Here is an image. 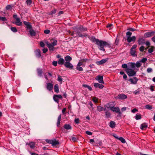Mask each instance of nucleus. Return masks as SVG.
<instances>
[{
	"mask_svg": "<svg viewBox=\"0 0 155 155\" xmlns=\"http://www.w3.org/2000/svg\"><path fill=\"white\" fill-rule=\"evenodd\" d=\"M54 92L56 93H58L59 92V89L58 84L55 85L54 87Z\"/></svg>",
	"mask_w": 155,
	"mask_h": 155,
	"instance_id": "24",
	"label": "nucleus"
},
{
	"mask_svg": "<svg viewBox=\"0 0 155 155\" xmlns=\"http://www.w3.org/2000/svg\"><path fill=\"white\" fill-rule=\"evenodd\" d=\"M93 41L95 43V44L98 45V48L100 50L104 51H105L104 47L109 46L110 45V44L107 42L102 40H100L95 38L93 39Z\"/></svg>",
	"mask_w": 155,
	"mask_h": 155,
	"instance_id": "1",
	"label": "nucleus"
},
{
	"mask_svg": "<svg viewBox=\"0 0 155 155\" xmlns=\"http://www.w3.org/2000/svg\"><path fill=\"white\" fill-rule=\"evenodd\" d=\"M29 32L30 35L32 36H35L36 35L35 32L31 28Z\"/></svg>",
	"mask_w": 155,
	"mask_h": 155,
	"instance_id": "29",
	"label": "nucleus"
},
{
	"mask_svg": "<svg viewBox=\"0 0 155 155\" xmlns=\"http://www.w3.org/2000/svg\"><path fill=\"white\" fill-rule=\"evenodd\" d=\"M53 88V85L51 83H48L47 84L46 88L49 91H51Z\"/></svg>",
	"mask_w": 155,
	"mask_h": 155,
	"instance_id": "14",
	"label": "nucleus"
},
{
	"mask_svg": "<svg viewBox=\"0 0 155 155\" xmlns=\"http://www.w3.org/2000/svg\"><path fill=\"white\" fill-rule=\"evenodd\" d=\"M14 7V5H8L6 7V10H11Z\"/></svg>",
	"mask_w": 155,
	"mask_h": 155,
	"instance_id": "25",
	"label": "nucleus"
},
{
	"mask_svg": "<svg viewBox=\"0 0 155 155\" xmlns=\"http://www.w3.org/2000/svg\"><path fill=\"white\" fill-rule=\"evenodd\" d=\"M50 31L48 29L45 30L44 31V33L47 34H48L50 33Z\"/></svg>",
	"mask_w": 155,
	"mask_h": 155,
	"instance_id": "62",
	"label": "nucleus"
},
{
	"mask_svg": "<svg viewBox=\"0 0 155 155\" xmlns=\"http://www.w3.org/2000/svg\"><path fill=\"white\" fill-rule=\"evenodd\" d=\"M147 59L146 58H142L141 61H140V62L145 63L147 61Z\"/></svg>",
	"mask_w": 155,
	"mask_h": 155,
	"instance_id": "39",
	"label": "nucleus"
},
{
	"mask_svg": "<svg viewBox=\"0 0 155 155\" xmlns=\"http://www.w3.org/2000/svg\"><path fill=\"white\" fill-rule=\"evenodd\" d=\"M32 2L31 0H26V3L28 5L30 6L31 5Z\"/></svg>",
	"mask_w": 155,
	"mask_h": 155,
	"instance_id": "36",
	"label": "nucleus"
},
{
	"mask_svg": "<svg viewBox=\"0 0 155 155\" xmlns=\"http://www.w3.org/2000/svg\"><path fill=\"white\" fill-rule=\"evenodd\" d=\"M48 51V49L47 48H44L43 49V52L44 53H45Z\"/></svg>",
	"mask_w": 155,
	"mask_h": 155,
	"instance_id": "59",
	"label": "nucleus"
},
{
	"mask_svg": "<svg viewBox=\"0 0 155 155\" xmlns=\"http://www.w3.org/2000/svg\"><path fill=\"white\" fill-rule=\"evenodd\" d=\"M64 59L66 61L64 64V66L67 68L72 69L74 66L70 62L72 59V58L69 55H67L65 57Z\"/></svg>",
	"mask_w": 155,
	"mask_h": 155,
	"instance_id": "4",
	"label": "nucleus"
},
{
	"mask_svg": "<svg viewBox=\"0 0 155 155\" xmlns=\"http://www.w3.org/2000/svg\"><path fill=\"white\" fill-rule=\"evenodd\" d=\"M47 46L50 51H54L55 48L54 46L57 44V41L53 38L51 39L49 41H47L45 42Z\"/></svg>",
	"mask_w": 155,
	"mask_h": 155,
	"instance_id": "2",
	"label": "nucleus"
},
{
	"mask_svg": "<svg viewBox=\"0 0 155 155\" xmlns=\"http://www.w3.org/2000/svg\"><path fill=\"white\" fill-rule=\"evenodd\" d=\"M136 39V37L135 36L127 37V41L129 43H130L132 41L134 42L135 41Z\"/></svg>",
	"mask_w": 155,
	"mask_h": 155,
	"instance_id": "11",
	"label": "nucleus"
},
{
	"mask_svg": "<svg viewBox=\"0 0 155 155\" xmlns=\"http://www.w3.org/2000/svg\"><path fill=\"white\" fill-rule=\"evenodd\" d=\"M145 43V40L143 38H140L138 40V44L141 45Z\"/></svg>",
	"mask_w": 155,
	"mask_h": 155,
	"instance_id": "18",
	"label": "nucleus"
},
{
	"mask_svg": "<svg viewBox=\"0 0 155 155\" xmlns=\"http://www.w3.org/2000/svg\"><path fill=\"white\" fill-rule=\"evenodd\" d=\"M105 117L107 118H108L110 117L111 115V114L109 110L105 111Z\"/></svg>",
	"mask_w": 155,
	"mask_h": 155,
	"instance_id": "22",
	"label": "nucleus"
},
{
	"mask_svg": "<svg viewBox=\"0 0 155 155\" xmlns=\"http://www.w3.org/2000/svg\"><path fill=\"white\" fill-rule=\"evenodd\" d=\"M141 62L140 61H137L136 62V64H135L137 68L140 67L141 66Z\"/></svg>",
	"mask_w": 155,
	"mask_h": 155,
	"instance_id": "31",
	"label": "nucleus"
},
{
	"mask_svg": "<svg viewBox=\"0 0 155 155\" xmlns=\"http://www.w3.org/2000/svg\"><path fill=\"white\" fill-rule=\"evenodd\" d=\"M76 69L79 71H83V68L80 66H77Z\"/></svg>",
	"mask_w": 155,
	"mask_h": 155,
	"instance_id": "35",
	"label": "nucleus"
},
{
	"mask_svg": "<svg viewBox=\"0 0 155 155\" xmlns=\"http://www.w3.org/2000/svg\"><path fill=\"white\" fill-rule=\"evenodd\" d=\"M154 48V47L152 46L151 48H150L148 50V52L150 53H151L153 51V49Z\"/></svg>",
	"mask_w": 155,
	"mask_h": 155,
	"instance_id": "45",
	"label": "nucleus"
},
{
	"mask_svg": "<svg viewBox=\"0 0 155 155\" xmlns=\"http://www.w3.org/2000/svg\"><path fill=\"white\" fill-rule=\"evenodd\" d=\"M94 86L96 88L98 87L100 89H102L104 87L103 85L100 84L98 83H94Z\"/></svg>",
	"mask_w": 155,
	"mask_h": 155,
	"instance_id": "16",
	"label": "nucleus"
},
{
	"mask_svg": "<svg viewBox=\"0 0 155 155\" xmlns=\"http://www.w3.org/2000/svg\"><path fill=\"white\" fill-rule=\"evenodd\" d=\"M108 58L103 59L100 61H97L96 64L98 65H100L106 63L108 60Z\"/></svg>",
	"mask_w": 155,
	"mask_h": 155,
	"instance_id": "13",
	"label": "nucleus"
},
{
	"mask_svg": "<svg viewBox=\"0 0 155 155\" xmlns=\"http://www.w3.org/2000/svg\"><path fill=\"white\" fill-rule=\"evenodd\" d=\"M107 108H110V110L114 112L118 113L120 114H121V112L120 111V109L119 107L110 106L107 107Z\"/></svg>",
	"mask_w": 155,
	"mask_h": 155,
	"instance_id": "5",
	"label": "nucleus"
},
{
	"mask_svg": "<svg viewBox=\"0 0 155 155\" xmlns=\"http://www.w3.org/2000/svg\"><path fill=\"white\" fill-rule=\"evenodd\" d=\"M147 127V125L146 123H143L141 125L140 128L142 130L146 129Z\"/></svg>",
	"mask_w": 155,
	"mask_h": 155,
	"instance_id": "28",
	"label": "nucleus"
},
{
	"mask_svg": "<svg viewBox=\"0 0 155 155\" xmlns=\"http://www.w3.org/2000/svg\"><path fill=\"white\" fill-rule=\"evenodd\" d=\"M16 21L15 22V24L17 25L18 26H21L22 25V23L21 21L20 18H17L16 20H15Z\"/></svg>",
	"mask_w": 155,
	"mask_h": 155,
	"instance_id": "15",
	"label": "nucleus"
},
{
	"mask_svg": "<svg viewBox=\"0 0 155 155\" xmlns=\"http://www.w3.org/2000/svg\"><path fill=\"white\" fill-rule=\"evenodd\" d=\"M11 30L14 32H16L17 31V30L15 27H12L11 28Z\"/></svg>",
	"mask_w": 155,
	"mask_h": 155,
	"instance_id": "38",
	"label": "nucleus"
},
{
	"mask_svg": "<svg viewBox=\"0 0 155 155\" xmlns=\"http://www.w3.org/2000/svg\"><path fill=\"white\" fill-rule=\"evenodd\" d=\"M58 80L59 82H61L62 81V79L61 78V77L58 75Z\"/></svg>",
	"mask_w": 155,
	"mask_h": 155,
	"instance_id": "47",
	"label": "nucleus"
},
{
	"mask_svg": "<svg viewBox=\"0 0 155 155\" xmlns=\"http://www.w3.org/2000/svg\"><path fill=\"white\" fill-rule=\"evenodd\" d=\"M137 47V45H134L133 46L130 50V54L133 57H136L137 56L136 54V48Z\"/></svg>",
	"mask_w": 155,
	"mask_h": 155,
	"instance_id": "7",
	"label": "nucleus"
},
{
	"mask_svg": "<svg viewBox=\"0 0 155 155\" xmlns=\"http://www.w3.org/2000/svg\"><path fill=\"white\" fill-rule=\"evenodd\" d=\"M97 109L99 111L101 112L103 110L105 111L106 108L101 106H98L97 107Z\"/></svg>",
	"mask_w": 155,
	"mask_h": 155,
	"instance_id": "23",
	"label": "nucleus"
},
{
	"mask_svg": "<svg viewBox=\"0 0 155 155\" xmlns=\"http://www.w3.org/2000/svg\"><path fill=\"white\" fill-rule=\"evenodd\" d=\"M130 66L132 68H134L135 66V64L134 63L131 62L130 64Z\"/></svg>",
	"mask_w": 155,
	"mask_h": 155,
	"instance_id": "43",
	"label": "nucleus"
},
{
	"mask_svg": "<svg viewBox=\"0 0 155 155\" xmlns=\"http://www.w3.org/2000/svg\"><path fill=\"white\" fill-rule=\"evenodd\" d=\"M122 67L123 68L127 69V65L126 64H123L122 65Z\"/></svg>",
	"mask_w": 155,
	"mask_h": 155,
	"instance_id": "46",
	"label": "nucleus"
},
{
	"mask_svg": "<svg viewBox=\"0 0 155 155\" xmlns=\"http://www.w3.org/2000/svg\"><path fill=\"white\" fill-rule=\"evenodd\" d=\"M153 34V32H147L145 33L144 35V37L145 38L150 37Z\"/></svg>",
	"mask_w": 155,
	"mask_h": 155,
	"instance_id": "21",
	"label": "nucleus"
},
{
	"mask_svg": "<svg viewBox=\"0 0 155 155\" xmlns=\"http://www.w3.org/2000/svg\"><path fill=\"white\" fill-rule=\"evenodd\" d=\"M132 33L130 31H128L126 33V35L127 36H130L131 35Z\"/></svg>",
	"mask_w": 155,
	"mask_h": 155,
	"instance_id": "54",
	"label": "nucleus"
},
{
	"mask_svg": "<svg viewBox=\"0 0 155 155\" xmlns=\"http://www.w3.org/2000/svg\"><path fill=\"white\" fill-rule=\"evenodd\" d=\"M40 45L42 47H44L45 46L44 43L42 41H41L40 42Z\"/></svg>",
	"mask_w": 155,
	"mask_h": 155,
	"instance_id": "51",
	"label": "nucleus"
},
{
	"mask_svg": "<svg viewBox=\"0 0 155 155\" xmlns=\"http://www.w3.org/2000/svg\"><path fill=\"white\" fill-rule=\"evenodd\" d=\"M52 64L54 66H56L57 65V62L56 61H54L52 62Z\"/></svg>",
	"mask_w": 155,
	"mask_h": 155,
	"instance_id": "56",
	"label": "nucleus"
},
{
	"mask_svg": "<svg viewBox=\"0 0 155 155\" xmlns=\"http://www.w3.org/2000/svg\"><path fill=\"white\" fill-rule=\"evenodd\" d=\"M115 98L117 99L118 100H124L127 98V95L123 94H118L117 96Z\"/></svg>",
	"mask_w": 155,
	"mask_h": 155,
	"instance_id": "8",
	"label": "nucleus"
},
{
	"mask_svg": "<svg viewBox=\"0 0 155 155\" xmlns=\"http://www.w3.org/2000/svg\"><path fill=\"white\" fill-rule=\"evenodd\" d=\"M118 140H120L123 143H125L126 142L125 140L122 137H119Z\"/></svg>",
	"mask_w": 155,
	"mask_h": 155,
	"instance_id": "34",
	"label": "nucleus"
},
{
	"mask_svg": "<svg viewBox=\"0 0 155 155\" xmlns=\"http://www.w3.org/2000/svg\"><path fill=\"white\" fill-rule=\"evenodd\" d=\"M145 107L146 109H150L151 110L152 109V107L151 106L149 105H147L145 106Z\"/></svg>",
	"mask_w": 155,
	"mask_h": 155,
	"instance_id": "40",
	"label": "nucleus"
},
{
	"mask_svg": "<svg viewBox=\"0 0 155 155\" xmlns=\"http://www.w3.org/2000/svg\"><path fill=\"white\" fill-rule=\"evenodd\" d=\"M0 20H2V21H5L7 20V19L5 17L0 16Z\"/></svg>",
	"mask_w": 155,
	"mask_h": 155,
	"instance_id": "41",
	"label": "nucleus"
},
{
	"mask_svg": "<svg viewBox=\"0 0 155 155\" xmlns=\"http://www.w3.org/2000/svg\"><path fill=\"white\" fill-rule=\"evenodd\" d=\"M129 81L131 84H135L137 83L138 79L136 77H134L133 78H130Z\"/></svg>",
	"mask_w": 155,
	"mask_h": 155,
	"instance_id": "12",
	"label": "nucleus"
},
{
	"mask_svg": "<svg viewBox=\"0 0 155 155\" xmlns=\"http://www.w3.org/2000/svg\"><path fill=\"white\" fill-rule=\"evenodd\" d=\"M74 122L77 124H78L80 123V120L79 118H76L74 120Z\"/></svg>",
	"mask_w": 155,
	"mask_h": 155,
	"instance_id": "44",
	"label": "nucleus"
},
{
	"mask_svg": "<svg viewBox=\"0 0 155 155\" xmlns=\"http://www.w3.org/2000/svg\"><path fill=\"white\" fill-rule=\"evenodd\" d=\"M56 10L55 9H54L53 10L50 12V14L53 15L55 14L56 13Z\"/></svg>",
	"mask_w": 155,
	"mask_h": 155,
	"instance_id": "42",
	"label": "nucleus"
},
{
	"mask_svg": "<svg viewBox=\"0 0 155 155\" xmlns=\"http://www.w3.org/2000/svg\"><path fill=\"white\" fill-rule=\"evenodd\" d=\"M85 133L86 134L89 135H92V133L88 131H86Z\"/></svg>",
	"mask_w": 155,
	"mask_h": 155,
	"instance_id": "55",
	"label": "nucleus"
},
{
	"mask_svg": "<svg viewBox=\"0 0 155 155\" xmlns=\"http://www.w3.org/2000/svg\"><path fill=\"white\" fill-rule=\"evenodd\" d=\"M52 141L51 144L52 146H55L59 143V142L56 140H52Z\"/></svg>",
	"mask_w": 155,
	"mask_h": 155,
	"instance_id": "27",
	"label": "nucleus"
},
{
	"mask_svg": "<svg viewBox=\"0 0 155 155\" xmlns=\"http://www.w3.org/2000/svg\"><path fill=\"white\" fill-rule=\"evenodd\" d=\"M98 99V98L96 97H93L92 99V100L96 104L97 103Z\"/></svg>",
	"mask_w": 155,
	"mask_h": 155,
	"instance_id": "37",
	"label": "nucleus"
},
{
	"mask_svg": "<svg viewBox=\"0 0 155 155\" xmlns=\"http://www.w3.org/2000/svg\"><path fill=\"white\" fill-rule=\"evenodd\" d=\"M95 79L96 80L98 81L99 83L101 84H104L103 76H101L100 75H98L96 77Z\"/></svg>",
	"mask_w": 155,
	"mask_h": 155,
	"instance_id": "10",
	"label": "nucleus"
},
{
	"mask_svg": "<svg viewBox=\"0 0 155 155\" xmlns=\"http://www.w3.org/2000/svg\"><path fill=\"white\" fill-rule=\"evenodd\" d=\"M152 69L151 68H148L147 69V71L148 73H150L152 72Z\"/></svg>",
	"mask_w": 155,
	"mask_h": 155,
	"instance_id": "48",
	"label": "nucleus"
},
{
	"mask_svg": "<svg viewBox=\"0 0 155 155\" xmlns=\"http://www.w3.org/2000/svg\"><path fill=\"white\" fill-rule=\"evenodd\" d=\"M127 110V107H122L121 109V110L122 112L125 111V110Z\"/></svg>",
	"mask_w": 155,
	"mask_h": 155,
	"instance_id": "63",
	"label": "nucleus"
},
{
	"mask_svg": "<svg viewBox=\"0 0 155 155\" xmlns=\"http://www.w3.org/2000/svg\"><path fill=\"white\" fill-rule=\"evenodd\" d=\"M73 29L74 30V31L71 32L70 31H69V33L71 34L72 36L74 35L75 33L76 35V36H79L80 37H83L84 36V35H83L80 32V31L84 30V31H86L87 30L86 28H84V29H82L81 27H75Z\"/></svg>",
	"mask_w": 155,
	"mask_h": 155,
	"instance_id": "3",
	"label": "nucleus"
},
{
	"mask_svg": "<svg viewBox=\"0 0 155 155\" xmlns=\"http://www.w3.org/2000/svg\"><path fill=\"white\" fill-rule=\"evenodd\" d=\"M64 60L63 58H60L58 60V63L59 64L62 65L64 64Z\"/></svg>",
	"mask_w": 155,
	"mask_h": 155,
	"instance_id": "19",
	"label": "nucleus"
},
{
	"mask_svg": "<svg viewBox=\"0 0 155 155\" xmlns=\"http://www.w3.org/2000/svg\"><path fill=\"white\" fill-rule=\"evenodd\" d=\"M135 119L136 120H138L140 119L141 118V115L140 114H137L135 116Z\"/></svg>",
	"mask_w": 155,
	"mask_h": 155,
	"instance_id": "32",
	"label": "nucleus"
},
{
	"mask_svg": "<svg viewBox=\"0 0 155 155\" xmlns=\"http://www.w3.org/2000/svg\"><path fill=\"white\" fill-rule=\"evenodd\" d=\"M137 111H138V110L136 109V108H134V109H133V110H131V112L133 113H134L136 112H137Z\"/></svg>",
	"mask_w": 155,
	"mask_h": 155,
	"instance_id": "64",
	"label": "nucleus"
},
{
	"mask_svg": "<svg viewBox=\"0 0 155 155\" xmlns=\"http://www.w3.org/2000/svg\"><path fill=\"white\" fill-rule=\"evenodd\" d=\"M125 71L127 74L130 77L134 76L136 74V72L134 70L131 69L127 68L125 70Z\"/></svg>",
	"mask_w": 155,
	"mask_h": 155,
	"instance_id": "6",
	"label": "nucleus"
},
{
	"mask_svg": "<svg viewBox=\"0 0 155 155\" xmlns=\"http://www.w3.org/2000/svg\"><path fill=\"white\" fill-rule=\"evenodd\" d=\"M83 86L84 87L87 88L88 89L90 90H92V87L90 86H89L87 85V84H83Z\"/></svg>",
	"mask_w": 155,
	"mask_h": 155,
	"instance_id": "33",
	"label": "nucleus"
},
{
	"mask_svg": "<svg viewBox=\"0 0 155 155\" xmlns=\"http://www.w3.org/2000/svg\"><path fill=\"white\" fill-rule=\"evenodd\" d=\"M144 49V47L143 46H141L140 48V50L141 51H143Z\"/></svg>",
	"mask_w": 155,
	"mask_h": 155,
	"instance_id": "58",
	"label": "nucleus"
},
{
	"mask_svg": "<svg viewBox=\"0 0 155 155\" xmlns=\"http://www.w3.org/2000/svg\"><path fill=\"white\" fill-rule=\"evenodd\" d=\"M88 59H82L81 60V61L82 62V63L86 62Z\"/></svg>",
	"mask_w": 155,
	"mask_h": 155,
	"instance_id": "60",
	"label": "nucleus"
},
{
	"mask_svg": "<svg viewBox=\"0 0 155 155\" xmlns=\"http://www.w3.org/2000/svg\"><path fill=\"white\" fill-rule=\"evenodd\" d=\"M35 54L36 57L39 58L41 56V51L40 49H38L35 51Z\"/></svg>",
	"mask_w": 155,
	"mask_h": 155,
	"instance_id": "20",
	"label": "nucleus"
},
{
	"mask_svg": "<svg viewBox=\"0 0 155 155\" xmlns=\"http://www.w3.org/2000/svg\"><path fill=\"white\" fill-rule=\"evenodd\" d=\"M127 30H129L130 31H135L136 29L132 28H129L127 29Z\"/></svg>",
	"mask_w": 155,
	"mask_h": 155,
	"instance_id": "61",
	"label": "nucleus"
},
{
	"mask_svg": "<svg viewBox=\"0 0 155 155\" xmlns=\"http://www.w3.org/2000/svg\"><path fill=\"white\" fill-rule=\"evenodd\" d=\"M38 72L39 75L41 76L42 74V71L40 69L38 70Z\"/></svg>",
	"mask_w": 155,
	"mask_h": 155,
	"instance_id": "53",
	"label": "nucleus"
},
{
	"mask_svg": "<svg viewBox=\"0 0 155 155\" xmlns=\"http://www.w3.org/2000/svg\"><path fill=\"white\" fill-rule=\"evenodd\" d=\"M115 124L114 122L111 121L110 122L109 126L112 128H113L115 127Z\"/></svg>",
	"mask_w": 155,
	"mask_h": 155,
	"instance_id": "30",
	"label": "nucleus"
},
{
	"mask_svg": "<svg viewBox=\"0 0 155 155\" xmlns=\"http://www.w3.org/2000/svg\"><path fill=\"white\" fill-rule=\"evenodd\" d=\"M83 65V63L80 60L78 63L77 66H81Z\"/></svg>",
	"mask_w": 155,
	"mask_h": 155,
	"instance_id": "49",
	"label": "nucleus"
},
{
	"mask_svg": "<svg viewBox=\"0 0 155 155\" xmlns=\"http://www.w3.org/2000/svg\"><path fill=\"white\" fill-rule=\"evenodd\" d=\"M64 128L67 130H71L72 129V127L69 124H65L64 126Z\"/></svg>",
	"mask_w": 155,
	"mask_h": 155,
	"instance_id": "17",
	"label": "nucleus"
},
{
	"mask_svg": "<svg viewBox=\"0 0 155 155\" xmlns=\"http://www.w3.org/2000/svg\"><path fill=\"white\" fill-rule=\"evenodd\" d=\"M71 140L74 142H75L77 141V139L75 137H71Z\"/></svg>",
	"mask_w": 155,
	"mask_h": 155,
	"instance_id": "52",
	"label": "nucleus"
},
{
	"mask_svg": "<svg viewBox=\"0 0 155 155\" xmlns=\"http://www.w3.org/2000/svg\"><path fill=\"white\" fill-rule=\"evenodd\" d=\"M62 98V96L60 94L54 95L53 96V99L54 101L58 103L59 102V99H61Z\"/></svg>",
	"mask_w": 155,
	"mask_h": 155,
	"instance_id": "9",
	"label": "nucleus"
},
{
	"mask_svg": "<svg viewBox=\"0 0 155 155\" xmlns=\"http://www.w3.org/2000/svg\"><path fill=\"white\" fill-rule=\"evenodd\" d=\"M28 144L32 149H34L35 147V143L34 142H31L28 143Z\"/></svg>",
	"mask_w": 155,
	"mask_h": 155,
	"instance_id": "26",
	"label": "nucleus"
},
{
	"mask_svg": "<svg viewBox=\"0 0 155 155\" xmlns=\"http://www.w3.org/2000/svg\"><path fill=\"white\" fill-rule=\"evenodd\" d=\"M26 26V28L27 29H31V25L30 24V23H29L28 25H27V26Z\"/></svg>",
	"mask_w": 155,
	"mask_h": 155,
	"instance_id": "50",
	"label": "nucleus"
},
{
	"mask_svg": "<svg viewBox=\"0 0 155 155\" xmlns=\"http://www.w3.org/2000/svg\"><path fill=\"white\" fill-rule=\"evenodd\" d=\"M154 86H153V85H151L150 87V90L152 91H154Z\"/></svg>",
	"mask_w": 155,
	"mask_h": 155,
	"instance_id": "57",
	"label": "nucleus"
}]
</instances>
